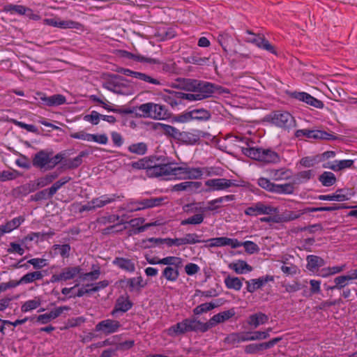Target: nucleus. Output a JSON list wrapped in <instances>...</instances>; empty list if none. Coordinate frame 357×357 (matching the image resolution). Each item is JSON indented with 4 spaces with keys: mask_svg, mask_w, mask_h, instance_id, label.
<instances>
[{
    "mask_svg": "<svg viewBox=\"0 0 357 357\" xmlns=\"http://www.w3.org/2000/svg\"><path fill=\"white\" fill-rule=\"evenodd\" d=\"M221 305H222V300H218L215 302L204 303L195 307L192 312L195 315H200L202 314L206 313Z\"/></svg>",
    "mask_w": 357,
    "mask_h": 357,
    "instance_id": "nucleus-25",
    "label": "nucleus"
},
{
    "mask_svg": "<svg viewBox=\"0 0 357 357\" xmlns=\"http://www.w3.org/2000/svg\"><path fill=\"white\" fill-rule=\"evenodd\" d=\"M185 244H195L199 243L205 242L204 240H201L200 236L195 233H188L184 236Z\"/></svg>",
    "mask_w": 357,
    "mask_h": 357,
    "instance_id": "nucleus-61",
    "label": "nucleus"
},
{
    "mask_svg": "<svg viewBox=\"0 0 357 357\" xmlns=\"http://www.w3.org/2000/svg\"><path fill=\"white\" fill-rule=\"evenodd\" d=\"M230 40H231V37L226 33H220L218 36V41L225 52L227 51L229 41Z\"/></svg>",
    "mask_w": 357,
    "mask_h": 357,
    "instance_id": "nucleus-60",
    "label": "nucleus"
},
{
    "mask_svg": "<svg viewBox=\"0 0 357 357\" xmlns=\"http://www.w3.org/2000/svg\"><path fill=\"white\" fill-rule=\"evenodd\" d=\"M306 260L307 262V268L312 272L325 264V261L321 257L316 255H308Z\"/></svg>",
    "mask_w": 357,
    "mask_h": 357,
    "instance_id": "nucleus-30",
    "label": "nucleus"
},
{
    "mask_svg": "<svg viewBox=\"0 0 357 357\" xmlns=\"http://www.w3.org/2000/svg\"><path fill=\"white\" fill-rule=\"evenodd\" d=\"M353 164L354 161L352 160H336L334 164L331 166H328L327 167L333 171H340L351 167Z\"/></svg>",
    "mask_w": 357,
    "mask_h": 357,
    "instance_id": "nucleus-46",
    "label": "nucleus"
},
{
    "mask_svg": "<svg viewBox=\"0 0 357 357\" xmlns=\"http://www.w3.org/2000/svg\"><path fill=\"white\" fill-rule=\"evenodd\" d=\"M151 163H153V161L149 158L145 157L138 160L137 161L132 162L130 165L135 169H146V173L147 174V170H149V166Z\"/></svg>",
    "mask_w": 357,
    "mask_h": 357,
    "instance_id": "nucleus-44",
    "label": "nucleus"
},
{
    "mask_svg": "<svg viewBox=\"0 0 357 357\" xmlns=\"http://www.w3.org/2000/svg\"><path fill=\"white\" fill-rule=\"evenodd\" d=\"M200 133L201 132L199 130L180 132L178 140L187 144H195L200 140Z\"/></svg>",
    "mask_w": 357,
    "mask_h": 357,
    "instance_id": "nucleus-21",
    "label": "nucleus"
},
{
    "mask_svg": "<svg viewBox=\"0 0 357 357\" xmlns=\"http://www.w3.org/2000/svg\"><path fill=\"white\" fill-rule=\"evenodd\" d=\"M236 142L243 143L245 146H241V151L246 156L265 164L279 163L281 160L280 156L275 151L270 149L250 147L249 139L242 137H235Z\"/></svg>",
    "mask_w": 357,
    "mask_h": 357,
    "instance_id": "nucleus-2",
    "label": "nucleus"
},
{
    "mask_svg": "<svg viewBox=\"0 0 357 357\" xmlns=\"http://www.w3.org/2000/svg\"><path fill=\"white\" fill-rule=\"evenodd\" d=\"M273 277L271 275H266L260 277L257 279H252L245 282L246 289L250 293H253L256 290L260 289L262 286L268 282L273 281Z\"/></svg>",
    "mask_w": 357,
    "mask_h": 357,
    "instance_id": "nucleus-17",
    "label": "nucleus"
},
{
    "mask_svg": "<svg viewBox=\"0 0 357 357\" xmlns=\"http://www.w3.org/2000/svg\"><path fill=\"white\" fill-rule=\"evenodd\" d=\"M318 199L323 201L343 202L347 200L348 197L344 194L333 193L332 195H319Z\"/></svg>",
    "mask_w": 357,
    "mask_h": 357,
    "instance_id": "nucleus-50",
    "label": "nucleus"
},
{
    "mask_svg": "<svg viewBox=\"0 0 357 357\" xmlns=\"http://www.w3.org/2000/svg\"><path fill=\"white\" fill-rule=\"evenodd\" d=\"M302 215L301 210L298 211H286L278 220L279 222H289L299 218Z\"/></svg>",
    "mask_w": 357,
    "mask_h": 357,
    "instance_id": "nucleus-45",
    "label": "nucleus"
},
{
    "mask_svg": "<svg viewBox=\"0 0 357 357\" xmlns=\"http://www.w3.org/2000/svg\"><path fill=\"white\" fill-rule=\"evenodd\" d=\"M243 280H244V278L241 279L237 277L228 275L225 278L224 282L227 289L239 291L243 286Z\"/></svg>",
    "mask_w": 357,
    "mask_h": 357,
    "instance_id": "nucleus-34",
    "label": "nucleus"
},
{
    "mask_svg": "<svg viewBox=\"0 0 357 357\" xmlns=\"http://www.w3.org/2000/svg\"><path fill=\"white\" fill-rule=\"evenodd\" d=\"M123 196L121 195H104L100 197L93 198L91 202L92 204L94 205L95 209L98 208H102L109 204H111L114 202H115L117 199L123 198Z\"/></svg>",
    "mask_w": 357,
    "mask_h": 357,
    "instance_id": "nucleus-20",
    "label": "nucleus"
},
{
    "mask_svg": "<svg viewBox=\"0 0 357 357\" xmlns=\"http://www.w3.org/2000/svg\"><path fill=\"white\" fill-rule=\"evenodd\" d=\"M278 212V208L267 205L263 202H257L248 207L244 213L247 215L257 216L259 215H271Z\"/></svg>",
    "mask_w": 357,
    "mask_h": 357,
    "instance_id": "nucleus-8",
    "label": "nucleus"
},
{
    "mask_svg": "<svg viewBox=\"0 0 357 357\" xmlns=\"http://www.w3.org/2000/svg\"><path fill=\"white\" fill-rule=\"evenodd\" d=\"M137 79L142 80V81L149 83V84H154V85H160L161 84V82H160L159 79H158L156 78H153L147 74L140 73V72L138 73Z\"/></svg>",
    "mask_w": 357,
    "mask_h": 357,
    "instance_id": "nucleus-62",
    "label": "nucleus"
},
{
    "mask_svg": "<svg viewBox=\"0 0 357 357\" xmlns=\"http://www.w3.org/2000/svg\"><path fill=\"white\" fill-rule=\"evenodd\" d=\"M294 191V187L292 183L275 184L273 193L291 195Z\"/></svg>",
    "mask_w": 357,
    "mask_h": 357,
    "instance_id": "nucleus-43",
    "label": "nucleus"
},
{
    "mask_svg": "<svg viewBox=\"0 0 357 357\" xmlns=\"http://www.w3.org/2000/svg\"><path fill=\"white\" fill-rule=\"evenodd\" d=\"M37 189H38L37 185L35 183H26V184L20 186L18 188L17 190L22 195H26L30 192H34Z\"/></svg>",
    "mask_w": 357,
    "mask_h": 357,
    "instance_id": "nucleus-58",
    "label": "nucleus"
},
{
    "mask_svg": "<svg viewBox=\"0 0 357 357\" xmlns=\"http://www.w3.org/2000/svg\"><path fill=\"white\" fill-rule=\"evenodd\" d=\"M167 199L166 197H150L142 200L130 201L126 204L129 212L141 211L146 208L160 206Z\"/></svg>",
    "mask_w": 357,
    "mask_h": 357,
    "instance_id": "nucleus-5",
    "label": "nucleus"
},
{
    "mask_svg": "<svg viewBox=\"0 0 357 357\" xmlns=\"http://www.w3.org/2000/svg\"><path fill=\"white\" fill-rule=\"evenodd\" d=\"M234 199H235V195H229L218 197L217 199H215L208 202L207 206L205 208L202 209V211H212L217 210L221 207V204L223 202H225V201L229 202V201H233Z\"/></svg>",
    "mask_w": 357,
    "mask_h": 357,
    "instance_id": "nucleus-22",
    "label": "nucleus"
},
{
    "mask_svg": "<svg viewBox=\"0 0 357 357\" xmlns=\"http://www.w3.org/2000/svg\"><path fill=\"white\" fill-rule=\"evenodd\" d=\"M66 154L60 153L53 155L52 152L40 151L33 158V165L40 169L48 170L53 169L65 158Z\"/></svg>",
    "mask_w": 357,
    "mask_h": 357,
    "instance_id": "nucleus-3",
    "label": "nucleus"
},
{
    "mask_svg": "<svg viewBox=\"0 0 357 357\" xmlns=\"http://www.w3.org/2000/svg\"><path fill=\"white\" fill-rule=\"evenodd\" d=\"M199 86L197 85L195 93L199 95L198 98L203 100L211 96L214 92V86L212 84L206 82L199 81Z\"/></svg>",
    "mask_w": 357,
    "mask_h": 357,
    "instance_id": "nucleus-18",
    "label": "nucleus"
},
{
    "mask_svg": "<svg viewBox=\"0 0 357 357\" xmlns=\"http://www.w3.org/2000/svg\"><path fill=\"white\" fill-rule=\"evenodd\" d=\"M84 140L88 142H95L100 144H106L108 142V137L105 134H86V135H84Z\"/></svg>",
    "mask_w": 357,
    "mask_h": 357,
    "instance_id": "nucleus-48",
    "label": "nucleus"
},
{
    "mask_svg": "<svg viewBox=\"0 0 357 357\" xmlns=\"http://www.w3.org/2000/svg\"><path fill=\"white\" fill-rule=\"evenodd\" d=\"M102 114L96 111H92L90 114H86L84 116V120L90 122L93 125L98 124Z\"/></svg>",
    "mask_w": 357,
    "mask_h": 357,
    "instance_id": "nucleus-59",
    "label": "nucleus"
},
{
    "mask_svg": "<svg viewBox=\"0 0 357 357\" xmlns=\"http://www.w3.org/2000/svg\"><path fill=\"white\" fill-rule=\"evenodd\" d=\"M121 282L126 283V287L129 288L130 291H133L137 288H142L145 285L142 276L128 278L121 281Z\"/></svg>",
    "mask_w": 357,
    "mask_h": 357,
    "instance_id": "nucleus-37",
    "label": "nucleus"
},
{
    "mask_svg": "<svg viewBox=\"0 0 357 357\" xmlns=\"http://www.w3.org/2000/svg\"><path fill=\"white\" fill-rule=\"evenodd\" d=\"M145 219L144 218H133L128 222L127 223L132 229V230L130 231L129 235L138 234L141 233V231H139V229L142 227V225H143Z\"/></svg>",
    "mask_w": 357,
    "mask_h": 357,
    "instance_id": "nucleus-47",
    "label": "nucleus"
},
{
    "mask_svg": "<svg viewBox=\"0 0 357 357\" xmlns=\"http://www.w3.org/2000/svg\"><path fill=\"white\" fill-rule=\"evenodd\" d=\"M247 33L250 36L247 38L245 40L257 45L260 48H263L274 54H276L274 47L262 35H256L249 30H247Z\"/></svg>",
    "mask_w": 357,
    "mask_h": 357,
    "instance_id": "nucleus-11",
    "label": "nucleus"
},
{
    "mask_svg": "<svg viewBox=\"0 0 357 357\" xmlns=\"http://www.w3.org/2000/svg\"><path fill=\"white\" fill-rule=\"evenodd\" d=\"M181 267H165L162 273V277L170 282H175L179 276V268Z\"/></svg>",
    "mask_w": 357,
    "mask_h": 357,
    "instance_id": "nucleus-35",
    "label": "nucleus"
},
{
    "mask_svg": "<svg viewBox=\"0 0 357 357\" xmlns=\"http://www.w3.org/2000/svg\"><path fill=\"white\" fill-rule=\"evenodd\" d=\"M155 128L158 130H160L163 134L168 137H171L172 138H174L176 139H178L180 130L176 128L175 127H173L170 125L162 123H158L155 126Z\"/></svg>",
    "mask_w": 357,
    "mask_h": 357,
    "instance_id": "nucleus-27",
    "label": "nucleus"
},
{
    "mask_svg": "<svg viewBox=\"0 0 357 357\" xmlns=\"http://www.w3.org/2000/svg\"><path fill=\"white\" fill-rule=\"evenodd\" d=\"M351 280L349 275H340L334 279V282L335 284V286L331 287L329 289H341L344 287L347 284L348 281Z\"/></svg>",
    "mask_w": 357,
    "mask_h": 357,
    "instance_id": "nucleus-52",
    "label": "nucleus"
},
{
    "mask_svg": "<svg viewBox=\"0 0 357 357\" xmlns=\"http://www.w3.org/2000/svg\"><path fill=\"white\" fill-rule=\"evenodd\" d=\"M268 317L262 312H257L251 314L248 319V324L255 328L259 325H262L268 322Z\"/></svg>",
    "mask_w": 357,
    "mask_h": 357,
    "instance_id": "nucleus-28",
    "label": "nucleus"
},
{
    "mask_svg": "<svg viewBox=\"0 0 357 357\" xmlns=\"http://www.w3.org/2000/svg\"><path fill=\"white\" fill-rule=\"evenodd\" d=\"M202 186V183L198 181H184L178 184H176L173 186V190L180 192V191H187L189 192H192L195 190H197Z\"/></svg>",
    "mask_w": 357,
    "mask_h": 357,
    "instance_id": "nucleus-24",
    "label": "nucleus"
},
{
    "mask_svg": "<svg viewBox=\"0 0 357 357\" xmlns=\"http://www.w3.org/2000/svg\"><path fill=\"white\" fill-rule=\"evenodd\" d=\"M120 327L121 324L119 321L105 319L101 321L96 326V331H101L108 335L116 332Z\"/></svg>",
    "mask_w": 357,
    "mask_h": 357,
    "instance_id": "nucleus-14",
    "label": "nucleus"
},
{
    "mask_svg": "<svg viewBox=\"0 0 357 357\" xmlns=\"http://www.w3.org/2000/svg\"><path fill=\"white\" fill-rule=\"evenodd\" d=\"M23 222V219L20 217L15 218L7 222L5 225L0 226L1 234L9 233L17 228Z\"/></svg>",
    "mask_w": 357,
    "mask_h": 357,
    "instance_id": "nucleus-36",
    "label": "nucleus"
},
{
    "mask_svg": "<svg viewBox=\"0 0 357 357\" xmlns=\"http://www.w3.org/2000/svg\"><path fill=\"white\" fill-rule=\"evenodd\" d=\"M205 185L208 188L206 191L225 190L231 187L236 186V183L230 179L227 178H212L205 182Z\"/></svg>",
    "mask_w": 357,
    "mask_h": 357,
    "instance_id": "nucleus-10",
    "label": "nucleus"
},
{
    "mask_svg": "<svg viewBox=\"0 0 357 357\" xmlns=\"http://www.w3.org/2000/svg\"><path fill=\"white\" fill-rule=\"evenodd\" d=\"M205 242H209L210 247H222L229 245L232 248H236L241 247V242L236 238H229L227 237H218L210 238Z\"/></svg>",
    "mask_w": 357,
    "mask_h": 357,
    "instance_id": "nucleus-15",
    "label": "nucleus"
},
{
    "mask_svg": "<svg viewBox=\"0 0 357 357\" xmlns=\"http://www.w3.org/2000/svg\"><path fill=\"white\" fill-rule=\"evenodd\" d=\"M40 305V301L39 299H33L26 301L22 306V312H29L30 310L36 309Z\"/></svg>",
    "mask_w": 357,
    "mask_h": 357,
    "instance_id": "nucleus-55",
    "label": "nucleus"
},
{
    "mask_svg": "<svg viewBox=\"0 0 357 357\" xmlns=\"http://www.w3.org/2000/svg\"><path fill=\"white\" fill-rule=\"evenodd\" d=\"M112 263L118 268L127 272L133 273L135 271V263L131 259L123 257H116Z\"/></svg>",
    "mask_w": 357,
    "mask_h": 357,
    "instance_id": "nucleus-26",
    "label": "nucleus"
},
{
    "mask_svg": "<svg viewBox=\"0 0 357 357\" xmlns=\"http://www.w3.org/2000/svg\"><path fill=\"white\" fill-rule=\"evenodd\" d=\"M121 56L126 57L129 59H132L136 61L142 62V63H149L153 64L159 63V61L155 59H152L149 57H145L140 54H132L128 51H122Z\"/></svg>",
    "mask_w": 357,
    "mask_h": 357,
    "instance_id": "nucleus-29",
    "label": "nucleus"
},
{
    "mask_svg": "<svg viewBox=\"0 0 357 357\" xmlns=\"http://www.w3.org/2000/svg\"><path fill=\"white\" fill-rule=\"evenodd\" d=\"M270 176L275 181L288 180L291 178V171L286 168L271 169Z\"/></svg>",
    "mask_w": 357,
    "mask_h": 357,
    "instance_id": "nucleus-33",
    "label": "nucleus"
},
{
    "mask_svg": "<svg viewBox=\"0 0 357 357\" xmlns=\"http://www.w3.org/2000/svg\"><path fill=\"white\" fill-rule=\"evenodd\" d=\"M257 184L266 191L273 192L275 183H272L268 178L260 177L258 178Z\"/></svg>",
    "mask_w": 357,
    "mask_h": 357,
    "instance_id": "nucleus-53",
    "label": "nucleus"
},
{
    "mask_svg": "<svg viewBox=\"0 0 357 357\" xmlns=\"http://www.w3.org/2000/svg\"><path fill=\"white\" fill-rule=\"evenodd\" d=\"M336 180L335 174L331 172H324L319 177V181L326 187L332 186L335 183Z\"/></svg>",
    "mask_w": 357,
    "mask_h": 357,
    "instance_id": "nucleus-39",
    "label": "nucleus"
},
{
    "mask_svg": "<svg viewBox=\"0 0 357 357\" xmlns=\"http://www.w3.org/2000/svg\"><path fill=\"white\" fill-rule=\"evenodd\" d=\"M273 124L284 129H290L296 126L294 118L287 112L276 111L271 115Z\"/></svg>",
    "mask_w": 357,
    "mask_h": 357,
    "instance_id": "nucleus-7",
    "label": "nucleus"
},
{
    "mask_svg": "<svg viewBox=\"0 0 357 357\" xmlns=\"http://www.w3.org/2000/svg\"><path fill=\"white\" fill-rule=\"evenodd\" d=\"M229 267L234 270L237 274H243L252 271V267L243 260H238L236 262L231 263Z\"/></svg>",
    "mask_w": 357,
    "mask_h": 357,
    "instance_id": "nucleus-32",
    "label": "nucleus"
},
{
    "mask_svg": "<svg viewBox=\"0 0 357 357\" xmlns=\"http://www.w3.org/2000/svg\"><path fill=\"white\" fill-rule=\"evenodd\" d=\"M40 99L44 105L49 107L59 106L66 102V97L61 94H55L51 96L40 94Z\"/></svg>",
    "mask_w": 357,
    "mask_h": 357,
    "instance_id": "nucleus-19",
    "label": "nucleus"
},
{
    "mask_svg": "<svg viewBox=\"0 0 357 357\" xmlns=\"http://www.w3.org/2000/svg\"><path fill=\"white\" fill-rule=\"evenodd\" d=\"M43 278V275L40 271H35L28 273L22 276L17 284H28L36 280H40Z\"/></svg>",
    "mask_w": 357,
    "mask_h": 357,
    "instance_id": "nucleus-38",
    "label": "nucleus"
},
{
    "mask_svg": "<svg viewBox=\"0 0 357 357\" xmlns=\"http://www.w3.org/2000/svg\"><path fill=\"white\" fill-rule=\"evenodd\" d=\"M139 110L144 116L155 119H165L169 116V113L165 106L153 102L139 105Z\"/></svg>",
    "mask_w": 357,
    "mask_h": 357,
    "instance_id": "nucleus-6",
    "label": "nucleus"
},
{
    "mask_svg": "<svg viewBox=\"0 0 357 357\" xmlns=\"http://www.w3.org/2000/svg\"><path fill=\"white\" fill-rule=\"evenodd\" d=\"M66 309H67L66 307H60L56 308L55 310H52L48 313H45L38 316L36 321L37 322L41 324H46L51 321L52 319H54L56 317H58L62 313L63 310Z\"/></svg>",
    "mask_w": 357,
    "mask_h": 357,
    "instance_id": "nucleus-23",
    "label": "nucleus"
},
{
    "mask_svg": "<svg viewBox=\"0 0 357 357\" xmlns=\"http://www.w3.org/2000/svg\"><path fill=\"white\" fill-rule=\"evenodd\" d=\"M291 96L300 101H303L315 108L321 109L324 105L321 100L315 98L314 97L305 92L295 91L291 93Z\"/></svg>",
    "mask_w": 357,
    "mask_h": 357,
    "instance_id": "nucleus-13",
    "label": "nucleus"
},
{
    "mask_svg": "<svg viewBox=\"0 0 357 357\" xmlns=\"http://www.w3.org/2000/svg\"><path fill=\"white\" fill-rule=\"evenodd\" d=\"M124 79L119 75H112L110 79L107 81L104 84V87L109 91H111L114 93L122 94L123 93V86L122 84V82Z\"/></svg>",
    "mask_w": 357,
    "mask_h": 357,
    "instance_id": "nucleus-16",
    "label": "nucleus"
},
{
    "mask_svg": "<svg viewBox=\"0 0 357 357\" xmlns=\"http://www.w3.org/2000/svg\"><path fill=\"white\" fill-rule=\"evenodd\" d=\"M314 176V172L312 169L305 170L298 172L295 175L296 181L298 183H304L309 181Z\"/></svg>",
    "mask_w": 357,
    "mask_h": 357,
    "instance_id": "nucleus-49",
    "label": "nucleus"
},
{
    "mask_svg": "<svg viewBox=\"0 0 357 357\" xmlns=\"http://www.w3.org/2000/svg\"><path fill=\"white\" fill-rule=\"evenodd\" d=\"M173 165V163L153 165V162L147 170V176L149 177H159L172 175Z\"/></svg>",
    "mask_w": 357,
    "mask_h": 357,
    "instance_id": "nucleus-12",
    "label": "nucleus"
},
{
    "mask_svg": "<svg viewBox=\"0 0 357 357\" xmlns=\"http://www.w3.org/2000/svg\"><path fill=\"white\" fill-rule=\"evenodd\" d=\"M199 80L192 79H183L182 81L183 89L185 91L195 92Z\"/></svg>",
    "mask_w": 357,
    "mask_h": 357,
    "instance_id": "nucleus-57",
    "label": "nucleus"
},
{
    "mask_svg": "<svg viewBox=\"0 0 357 357\" xmlns=\"http://www.w3.org/2000/svg\"><path fill=\"white\" fill-rule=\"evenodd\" d=\"M204 215L202 213H197L181 222V225H199L203 222Z\"/></svg>",
    "mask_w": 357,
    "mask_h": 357,
    "instance_id": "nucleus-51",
    "label": "nucleus"
},
{
    "mask_svg": "<svg viewBox=\"0 0 357 357\" xmlns=\"http://www.w3.org/2000/svg\"><path fill=\"white\" fill-rule=\"evenodd\" d=\"M132 306V303L128 298L120 297L117 299L114 309L112 312L114 314L116 312H126L129 310Z\"/></svg>",
    "mask_w": 357,
    "mask_h": 357,
    "instance_id": "nucleus-31",
    "label": "nucleus"
},
{
    "mask_svg": "<svg viewBox=\"0 0 357 357\" xmlns=\"http://www.w3.org/2000/svg\"><path fill=\"white\" fill-rule=\"evenodd\" d=\"M266 349L264 342L259 344H250L245 347V352L246 354H254L260 351Z\"/></svg>",
    "mask_w": 357,
    "mask_h": 357,
    "instance_id": "nucleus-54",
    "label": "nucleus"
},
{
    "mask_svg": "<svg viewBox=\"0 0 357 357\" xmlns=\"http://www.w3.org/2000/svg\"><path fill=\"white\" fill-rule=\"evenodd\" d=\"M172 175L183 179H199L204 173L208 176L211 175L208 167H190L183 165L180 167L172 166Z\"/></svg>",
    "mask_w": 357,
    "mask_h": 357,
    "instance_id": "nucleus-4",
    "label": "nucleus"
},
{
    "mask_svg": "<svg viewBox=\"0 0 357 357\" xmlns=\"http://www.w3.org/2000/svg\"><path fill=\"white\" fill-rule=\"evenodd\" d=\"M211 114L208 110L205 109H192L193 120L199 121H206L211 119Z\"/></svg>",
    "mask_w": 357,
    "mask_h": 357,
    "instance_id": "nucleus-42",
    "label": "nucleus"
},
{
    "mask_svg": "<svg viewBox=\"0 0 357 357\" xmlns=\"http://www.w3.org/2000/svg\"><path fill=\"white\" fill-rule=\"evenodd\" d=\"M17 175L16 171H2L0 172V181L2 182L11 181L16 178Z\"/></svg>",
    "mask_w": 357,
    "mask_h": 357,
    "instance_id": "nucleus-64",
    "label": "nucleus"
},
{
    "mask_svg": "<svg viewBox=\"0 0 357 357\" xmlns=\"http://www.w3.org/2000/svg\"><path fill=\"white\" fill-rule=\"evenodd\" d=\"M234 308L214 314L207 322H202L197 319L187 318L169 327L167 332L168 335L174 337L189 332L206 333L218 324H222L235 315Z\"/></svg>",
    "mask_w": 357,
    "mask_h": 357,
    "instance_id": "nucleus-1",
    "label": "nucleus"
},
{
    "mask_svg": "<svg viewBox=\"0 0 357 357\" xmlns=\"http://www.w3.org/2000/svg\"><path fill=\"white\" fill-rule=\"evenodd\" d=\"M296 138H302L305 137L308 139H326L331 140L334 139L335 137L333 135L328 133L323 130H309V129H301L297 130L294 134Z\"/></svg>",
    "mask_w": 357,
    "mask_h": 357,
    "instance_id": "nucleus-9",
    "label": "nucleus"
},
{
    "mask_svg": "<svg viewBox=\"0 0 357 357\" xmlns=\"http://www.w3.org/2000/svg\"><path fill=\"white\" fill-rule=\"evenodd\" d=\"M161 264L172 267H182L183 259L178 257L169 256L160 259Z\"/></svg>",
    "mask_w": 357,
    "mask_h": 357,
    "instance_id": "nucleus-41",
    "label": "nucleus"
},
{
    "mask_svg": "<svg viewBox=\"0 0 357 357\" xmlns=\"http://www.w3.org/2000/svg\"><path fill=\"white\" fill-rule=\"evenodd\" d=\"M241 246H243L245 251L249 254L257 252L259 250V246L252 241L241 242Z\"/></svg>",
    "mask_w": 357,
    "mask_h": 357,
    "instance_id": "nucleus-63",
    "label": "nucleus"
},
{
    "mask_svg": "<svg viewBox=\"0 0 357 357\" xmlns=\"http://www.w3.org/2000/svg\"><path fill=\"white\" fill-rule=\"evenodd\" d=\"M129 152L139 155H143L146 153L148 151V146L144 142H138L130 144L128 147Z\"/></svg>",
    "mask_w": 357,
    "mask_h": 357,
    "instance_id": "nucleus-40",
    "label": "nucleus"
},
{
    "mask_svg": "<svg viewBox=\"0 0 357 357\" xmlns=\"http://www.w3.org/2000/svg\"><path fill=\"white\" fill-rule=\"evenodd\" d=\"M6 10L10 12L11 14L17 13L20 15H24L29 9L22 5H13L10 4L6 6Z\"/></svg>",
    "mask_w": 357,
    "mask_h": 357,
    "instance_id": "nucleus-56",
    "label": "nucleus"
}]
</instances>
